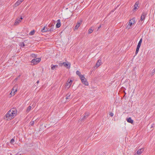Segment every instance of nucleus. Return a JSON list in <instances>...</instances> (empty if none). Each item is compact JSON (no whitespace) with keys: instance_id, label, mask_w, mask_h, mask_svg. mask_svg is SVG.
<instances>
[{"instance_id":"obj_1","label":"nucleus","mask_w":155,"mask_h":155,"mask_svg":"<svg viewBox=\"0 0 155 155\" xmlns=\"http://www.w3.org/2000/svg\"><path fill=\"white\" fill-rule=\"evenodd\" d=\"M17 111L16 109L13 108L9 110L5 115L7 120H11L17 115Z\"/></svg>"},{"instance_id":"obj_2","label":"nucleus","mask_w":155,"mask_h":155,"mask_svg":"<svg viewBox=\"0 0 155 155\" xmlns=\"http://www.w3.org/2000/svg\"><path fill=\"white\" fill-rule=\"evenodd\" d=\"M61 66H62L63 65L64 66L68 69H69L71 67V64L68 62H64L62 63H61L60 64Z\"/></svg>"},{"instance_id":"obj_3","label":"nucleus","mask_w":155,"mask_h":155,"mask_svg":"<svg viewBox=\"0 0 155 155\" xmlns=\"http://www.w3.org/2000/svg\"><path fill=\"white\" fill-rule=\"evenodd\" d=\"M17 91V87L16 86H14L12 88L11 91L10 93V94L11 95V96H14L15 93Z\"/></svg>"},{"instance_id":"obj_4","label":"nucleus","mask_w":155,"mask_h":155,"mask_svg":"<svg viewBox=\"0 0 155 155\" xmlns=\"http://www.w3.org/2000/svg\"><path fill=\"white\" fill-rule=\"evenodd\" d=\"M41 59L40 58H38L36 59H34L32 60L31 63H33L34 64H36L41 61Z\"/></svg>"},{"instance_id":"obj_5","label":"nucleus","mask_w":155,"mask_h":155,"mask_svg":"<svg viewBox=\"0 0 155 155\" xmlns=\"http://www.w3.org/2000/svg\"><path fill=\"white\" fill-rule=\"evenodd\" d=\"M23 18L22 17H21L20 18H17L15 20V22L14 23V25H17L20 23L22 21Z\"/></svg>"},{"instance_id":"obj_6","label":"nucleus","mask_w":155,"mask_h":155,"mask_svg":"<svg viewBox=\"0 0 155 155\" xmlns=\"http://www.w3.org/2000/svg\"><path fill=\"white\" fill-rule=\"evenodd\" d=\"M136 23L135 19L134 18H133L131 19L129 21L128 25L130 26L133 25V24Z\"/></svg>"},{"instance_id":"obj_7","label":"nucleus","mask_w":155,"mask_h":155,"mask_svg":"<svg viewBox=\"0 0 155 155\" xmlns=\"http://www.w3.org/2000/svg\"><path fill=\"white\" fill-rule=\"evenodd\" d=\"M147 14V12H143L142 13L140 17V19L142 21H143L145 19V17Z\"/></svg>"},{"instance_id":"obj_8","label":"nucleus","mask_w":155,"mask_h":155,"mask_svg":"<svg viewBox=\"0 0 155 155\" xmlns=\"http://www.w3.org/2000/svg\"><path fill=\"white\" fill-rule=\"evenodd\" d=\"M82 22V19H81L80 20L79 22H78L76 24V25L75 27V28L76 29H77L80 26Z\"/></svg>"},{"instance_id":"obj_9","label":"nucleus","mask_w":155,"mask_h":155,"mask_svg":"<svg viewBox=\"0 0 155 155\" xmlns=\"http://www.w3.org/2000/svg\"><path fill=\"white\" fill-rule=\"evenodd\" d=\"M23 1V0H18L14 5V6L16 7L18 6Z\"/></svg>"},{"instance_id":"obj_10","label":"nucleus","mask_w":155,"mask_h":155,"mask_svg":"<svg viewBox=\"0 0 155 155\" xmlns=\"http://www.w3.org/2000/svg\"><path fill=\"white\" fill-rule=\"evenodd\" d=\"M81 81V82L85 85L88 86V82L87 81V80L85 78L82 79V80Z\"/></svg>"},{"instance_id":"obj_11","label":"nucleus","mask_w":155,"mask_h":155,"mask_svg":"<svg viewBox=\"0 0 155 155\" xmlns=\"http://www.w3.org/2000/svg\"><path fill=\"white\" fill-rule=\"evenodd\" d=\"M139 4V2H137L135 3L134 6V10H136L137 9L138 7V5Z\"/></svg>"},{"instance_id":"obj_12","label":"nucleus","mask_w":155,"mask_h":155,"mask_svg":"<svg viewBox=\"0 0 155 155\" xmlns=\"http://www.w3.org/2000/svg\"><path fill=\"white\" fill-rule=\"evenodd\" d=\"M89 113L88 112H87L84 114V115L82 118L81 119L82 120H84L88 117L89 116Z\"/></svg>"},{"instance_id":"obj_13","label":"nucleus","mask_w":155,"mask_h":155,"mask_svg":"<svg viewBox=\"0 0 155 155\" xmlns=\"http://www.w3.org/2000/svg\"><path fill=\"white\" fill-rule=\"evenodd\" d=\"M61 25V21L60 19H58L57 20V23L56 24V26L57 28H59Z\"/></svg>"},{"instance_id":"obj_14","label":"nucleus","mask_w":155,"mask_h":155,"mask_svg":"<svg viewBox=\"0 0 155 155\" xmlns=\"http://www.w3.org/2000/svg\"><path fill=\"white\" fill-rule=\"evenodd\" d=\"M101 60H98L97 61V62L96 64V67L97 68L98 67L100 66V65L101 64Z\"/></svg>"},{"instance_id":"obj_15","label":"nucleus","mask_w":155,"mask_h":155,"mask_svg":"<svg viewBox=\"0 0 155 155\" xmlns=\"http://www.w3.org/2000/svg\"><path fill=\"white\" fill-rule=\"evenodd\" d=\"M127 120L128 122L132 124L133 123V120L132 119L131 117H129L127 119Z\"/></svg>"},{"instance_id":"obj_16","label":"nucleus","mask_w":155,"mask_h":155,"mask_svg":"<svg viewBox=\"0 0 155 155\" xmlns=\"http://www.w3.org/2000/svg\"><path fill=\"white\" fill-rule=\"evenodd\" d=\"M144 150V149L143 148H141L140 149H139L137 151V153L138 154H140L143 152Z\"/></svg>"},{"instance_id":"obj_17","label":"nucleus","mask_w":155,"mask_h":155,"mask_svg":"<svg viewBox=\"0 0 155 155\" xmlns=\"http://www.w3.org/2000/svg\"><path fill=\"white\" fill-rule=\"evenodd\" d=\"M51 69L52 70H54L56 68H57L58 67V65H51Z\"/></svg>"},{"instance_id":"obj_18","label":"nucleus","mask_w":155,"mask_h":155,"mask_svg":"<svg viewBox=\"0 0 155 155\" xmlns=\"http://www.w3.org/2000/svg\"><path fill=\"white\" fill-rule=\"evenodd\" d=\"M71 94L70 93H68L66 95V99H70L71 98Z\"/></svg>"},{"instance_id":"obj_19","label":"nucleus","mask_w":155,"mask_h":155,"mask_svg":"<svg viewBox=\"0 0 155 155\" xmlns=\"http://www.w3.org/2000/svg\"><path fill=\"white\" fill-rule=\"evenodd\" d=\"M48 28H46L45 27H44L41 30V31L42 32H46V31H48Z\"/></svg>"},{"instance_id":"obj_20","label":"nucleus","mask_w":155,"mask_h":155,"mask_svg":"<svg viewBox=\"0 0 155 155\" xmlns=\"http://www.w3.org/2000/svg\"><path fill=\"white\" fill-rule=\"evenodd\" d=\"M142 42V38H141L139 41L137 45V46L140 47Z\"/></svg>"},{"instance_id":"obj_21","label":"nucleus","mask_w":155,"mask_h":155,"mask_svg":"<svg viewBox=\"0 0 155 155\" xmlns=\"http://www.w3.org/2000/svg\"><path fill=\"white\" fill-rule=\"evenodd\" d=\"M35 33V31L34 30H33L31 31L29 33V35H32L34 34Z\"/></svg>"},{"instance_id":"obj_22","label":"nucleus","mask_w":155,"mask_h":155,"mask_svg":"<svg viewBox=\"0 0 155 155\" xmlns=\"http://www.w3.org/2000/svg\"><path fill=\"white\" fill-rule=\"evenodd\" d=\"M31 107L30 106H29L26 110V112L28 113L29 112V111L30 110H31Z\"/></svg>"},{"instance_id":"obj_23","label":"nucleus","mask_w":155,"mask_h":155,"mask_svg":"<svg viewBox=\"0 0 155 155\" xmlns=\"http://www.w3.org/2000/svg\"><path fill=\"white\" fill-rule=\"evenodd\" d=\"M73 81L71 80L68 79V81L67 83L69 84V86H71Z\"/></svg>"},{"instance_id":"obj_24","label":"nucleus","mask_w":155,"mask_h":155,"mask_svg":"<svg viewBox=\"0 0 155 155\" xmlns=\"http://www.w3.org/2000/svg\"><path fill=\"white\" fill-rule=\"evenodd\" d=\"M140 47L137 46V48L136 52H135V54H137L138 53Z\"/></svg>"},{"instance_id":"obj_25","label":"nucleus","mask_w":155,"mask_h":155,"mask_svg":"<svg viewBox=\"0 0 155 155\" xmlns=\"http://www.w3.org/2000/svg\"><path fill=\"white\" fill-rule=\"evenodd\" d=\"M76 74L77 75H78L79 76V77H80V76L82 75L81 72L78 71H76Z\"/></svg>"},{"instance_id":"obj_26","label":"nucleus","mask_w":155,"mask_h":155,"mask_svg":"<svg viewBox=\"0 0 155 155\" xmlns=\"http://www.w3.org/2000/svg\"><path fill=\"white\" fill-rule=\"evenodd\" d=\"M79 78H80L81 80H82V79H83L85 78L84 75H81L80 76Z\"/></svg>"},{"instance_id":"obj_27","label":"nucleus","mask_w":155,"mask_h":155,"mask_svg":"<svg viewBox=\"0 0 155 155\" xmlns=\"http://www.w3.org/2000/svg\"><path fill=\"white\" fill-rule=\"evenodd\" d=\"M93 31V30L91 28H90L88 30V33L90 34L92 33Z\"/></svg>"},{"instance_id":"obj_28","label":"nucleus","mask_w":155,"mask_h":155,"mask_svg":"<svg viewBox=\"0 0 155 155\" xmlns=\"http://www.w3.org/2000/svg\"><path fill=\"white\" fill-rule=\"evenodd\" d=\"M15 142V140L14 139H12L10 140V143L11 144H13Z\"/></svg>"},{"instance_id":"obj_29","label":"nucleus","mask_w":155,"mask_h":155,"mask_svg":"<svg viewBox=\"0 0 155 155\" xmlns=\"http://www.w3.org/2000/svg\"><path fill=\"white\" fill-rule=\"evenodd\" d=\"M34 121H32L30 122V124L31 125H33L34 124Z\"/></svg>"},{"instance_id":"obj_30","label":"nucleus","mask_w":155,"mask_h":155,"mask_svg":"<svg viewBox=\"0 0 155 155\" xmlns=\"http://www.w3.org/2000/svg\"><path fill=\"white\" fill-rule=\"evenodd\" d=\"M66 86L68 89L71 87V86H69V84L67 82L66 83Z\"/></svg>"},{"instance_id":"obj_31","label":"nucleus","mask_w":155,"mask_h":155,"mask_svg":"<svg viewBox=\"0 0 155 155\" xmlns=\"http://www.w3.org/2000/svg\"><path fill=\"white\" fill-rule=\"evenodd\" d=\"M109 115L111 117H113L114 115V114L112 113H110Z\"/></svg>"},{"instance_id":"obj_32","label":"nucleus","mask_w":155,"mask_h":155,"mask_svg":"<svg viewBox=\"0 0 155 155\" xmlns=\"http://www.w3.org/2000/svg\"><path fill=\"white\" fill-rule=\"evenodd\" d=\"M54 30V28H51L49 30V31H53Z\"/></svg>"},{"instance_id":"obj_33","label":"nucleus","mask_w":155,"mask_h":155,"mask_svg":"<svg viewBox=\"0 0 155 155\" xmlns=\"http://www.w3.org/2000/svg\"><path fill=\"white\" fill-rule=\"evenodd\" d=\"M31 55L32 57H36V55L34 54H32Z\"/></svg>"},{"instance_id":"obj_34","label":"nucleus","mask_w":155,"mask_h":155,"mask_svg":"<svg viewBox=\"0 0 155 155\" xmlns=\"http://www.w3.org/2000/svg\"><path fill=\"white\" fill-rule=\"evenodd\" d=\"M154 124H152V125H151V128H153V126H154Z\"/></svg>"},{"instance_id":"obj_35","label":"nucleus","mask_w":155,"mask_h":155,"mask_svg":"<svg viewBox=\"0 0 155 155\" xmlns=\"http://www.w3.org/2000/svg\"><path fill=\"white\" fill-rule=\"evenodd\" d=\"M152 71L153 73H154L155 72V69H153V70Z\"/></svg>"},{"instance_id":"obj_36","label":"nucleus","mask_w":155,"mask_h":155,"mask_svg":"<svg viewBox=\"0 0 155 155\" xmlns=\"http://www.w3.org/2000/svg\"><path fill=\"white\" fill-rule=\"evenodd\" d=\"M101 27V25H100L99 26L98 28V29H99Z\"/></svg>"},{"instance_id":"obj_37","label":"nucleus","mask_w":155,"mask_h":155,"mask_svg":"<svg viewBox=\"0 0 155 155\" xmlns=\"http://www.w3.org/2000/svg\"><path fill=\"white\" fill-rule=\"evenodd\" d=\"M22 44V45H23V47L24 46H25V44H24V43H23Z\"/></svg>"},{"instance_id":"obj_38","label":"nucleus","mask_w":155,"mask_h":155,"mask_svg":"<svg viewBox=\"0 0 155 155\" xmlns=\"http://www.w3.org/2000/svg\"><path fill=\"white\" fill-rule=\"evenodd\" d=\"M39 81H37V83H39Z\"/></svg>"},{"instance_id":"obj_39","label":"nucleus","mask_w":155,"mask_h":155,"mask_svg":"<svg viewBox=\"0 0 155 155\" xmlns=\"http://www.w3.org/2000/svg\"><path fill=\"white\" fill-rule=\"evenodd\" d=\"M18 79V78H16L15 79V80H17Z\"/></svg>"},{"instance_id":"obj_40","label":"nucleus","mask_w":155,"mask_h":155,"mask_svg":"<svg viewBox=\"0 0 155 155\" xmlns=\"http://www.w3.org/2000/svg\"><path fill=\"white\" fill-rule=\"evenodd\" d=\"M23 0V1L24 0Z\"/></svg>"}]
</instances>
